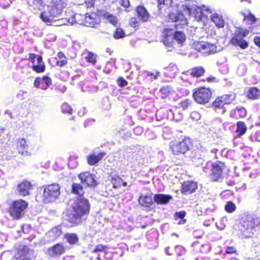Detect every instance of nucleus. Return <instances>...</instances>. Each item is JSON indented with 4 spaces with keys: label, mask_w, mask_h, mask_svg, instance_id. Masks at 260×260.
<instances>
[{
    "label": "nucleus",
    "mask_w": 260,
    "mask_h": 260,
    "mask_svg": "<svg viewBox=\"0 0 260 260\" xmlns=\"http://www.w3.org/2000/svg\"><path fill=\"white\" fill-rule=\"evenodd\" d=\"M139 204L143 207L151 208L154 205V200L151 195H141L138 199Z\"/></svg>",
    "instance_id": "obj_17"
},
{
    "label": "nucleus",
    "mask_w": 260,
    "mask_h": 260,
    "mask_svg": "<svg viewBox=\"0 0 260 260\" xmlns=\"http://www.w3.org/2000/svg\"><path fill=\"white\" fill-rule=\"evenodd\" d=\"M205 68L202 66L194 67L188 71L189 75L193 78H200L205 74Z\"/></svg>",
    "instance_id": "obj_27"
},
{
    "label": "nucleus",
    "mask_w": 260,
    "mask_h": 260,
    "mask_svg": "<svg viewBox=\"0 0 260 260\" xmlns=\"http://www.w3.org/2000/svg\"><path fill=\"white\" fill-rule=\"evenodd\" d=\"M201 48L204 50V53L208 54H210L215 52V45L208 43H205L204 44H203Z\"/></svg>",
    "instance_id": "obj_36"
},
{
    "label": "nucleus",
    "mask_w": 260,
    "mask_h": 260,
    "mask_svg": "<svg viewBox=\"0 0 260 260\" xmlns=\"http://www.w3.org/2000/svg\"><path fill=\"white\" fill-rule=\"evenodd\" d=\"M81 190V186L78 183H73L72 185L71 192L75 194H79V192Z\"/></svg>",
    "instance_id": "obj_48"
},
{
    "label": "nucleus",
    "mask_w": 260,
    "mask_h": 260,
    "mask_svg": "<svg viewBox=\"0 0 260 260\" xmlns=\"http://www.w3.org/2000/svg\"><path fill=\"white\" fill-rule=\"evenodd\" d=\"M236 42L235 43H230V44L235 46H238L242 49H245L248 47V42L244 39L239 40Z\"/></svg>",
    "instance_id": "obj_40"
},
{
    "label": "nucleus",
    "mask_w": 260,
    "mask_h": 260,
    "mask_svg": "<svg viewBox=\"0 0 260 260\" xmlns=\"http://www.w3.org/2000/svg\"><path fill=\"white\" fill-rule=\"evenodd\" d=\"M193 147V141L189 137L181 135L169 143V150L173 155H184Z\"/></svg>",
    "instance_id": "obj_1"
},
{
    "label": "nucleus",
    "mask_w": 260,
    "mask_h": 260,
    "mask_svg": "<svg viewBox=\"0 0 260 260\" xmlns=\"http://www.w3.org/2000/svg\"><path fill=\"white\" fill-rule=\"evenodd\" d=\"M172 199L171 195L161 193L155 194L153 197L154 201L157 205L167 204Z\"/></svg>",
    "instance_id": "obj_18"
},
{
    "label": "nucleus",
    "mask_w": 260,
    "mask_h": 260,
    "mask_svg": "<svg viewBox=\"0 0 260 260\" xmlns=\"http://www.w3.org/2000/svg\"><path fill=\"white\" fill-rule=\"evenodd\" d=\"M247 130V127L246 123L241 121H238L236 123V129L235 133L236 134V138H240L246 133Z\"/></svg>",
    "instance_id": "obj_29"
},
{
    "label": "nucleus",
    "mask_w": 260,
    "mask_h": 260,
    "mask_svg": "<svg viewBox=\"0 0 260 260\" xmlns=\"http://www.w3.org/2000/svg\"><path fill=\"white\" fill-rule=\"evenodd\" d=\"M94 122V119H89L86 120L84 122V125L85 127H87L88 126H92L93 125V122Z\"/></svg>",
    "instance_id": "obj_61"
},
{
    "label": "nucleus",
    "mask_w": 260,
    "mask_h": 260,
    "mask_svg": "<svg viewBox=\"0 0 260 260\" xmlns=\"http://www.w3.org/2000/svg\"><path fill=\"white\" fill-rule=\"evenodd\" d=\"M253 42L256 46L260 48V36L255 37L253 39Z\"/></svg>",
    "instance_id": "obj_60"
},
{
    "label": "nucleus",
    "mask_w": 260,
    "mask_h": 260,
    "mask_svg": "<svg viewBox=\"0 0 260 260\" xmlns=\"http://www.w3.org/2000/svg\"><path fill=\"white\" fill-rule=\"evenodd\" d=\"M95 0H85L84 4L87 8L93 7L94 4Z\"/></svg>",
    "instance_id": "obj_56"
},
{
    "label": "nucleus",
    "mask_w": 260,
    "mask_h": 260,
    "mask_svg": "<svg viewBox=\"0 0 260 260\" xmlns=\"http://www.w3.org/2000/svg\"><path fill=\"white\" fill-rule=\"evenodd\" d=\"M90 204L87 199H82V215L87 214L90 211Z\"/></svg>",
    "instance_id": "obj_44"
},
{
    "label": "nucleus",
    "mask_w": 260,
    "mask_h": 260,
    "mask_svg": "<svg viewBox=\"0 0 260 260\" xmlns=\"http://www.w3.org/2000/svg\"><path fill=\"white\" fill-rule=\"evenodd\" d=\"M236 209L235 204L232 201H228L224 206V210L228 213H233Z\"/></svg>",
    "instance_id": "obj_45"
},
{
    "label": "nucleus",
    "mask_w": 260,
    "mask_h": 260,
    "mask_svg": "<svg viewBox=\"0 0 260 260\" xmlns=\"http://www.w3.org/2000/svg\"><path fill=\"white\" fill-rule=\"evenodd\" d=\"M86 184L87 186H93L96 185L94 176L89 172L82 173V183Z\"/></svg>",
    "instance_id": "obj_25"
},
{
    "label": "nucleus",
    "mask_w": 260,
    "mask_h": 260,
    "mask_svg": "<svg viewBox=\"0 0 260 260\" xmlns=\"http://www.w3.org/2000/svg\"><path fill=\"white\" fill-rule=\"evenodd\" d=\"M228 170L224 162L217 160L212 162L210 166V172L209 178L212 182H218L222 179L224 174Z\"/></svg>",
    "instance_id": "obj_5"
},
{
    "label": "nucleus",
    "mask_w": 260,
    "mask_h": 260,
    "mask_svg": "<svg viewBox=\"0 0 260 260\" xmlns=\"http://www.w3.org/2000/svg\"><path fill=\"white\" fill-rule=\"evenodd\" d=\"M211 19L218 28L224 27L225 21L222 15L214 13L211 16Z\"/></svg>",
    "instance_id": "obj_28"
},
{
    "label": "nucleus",
    "mask_w": 260,
    "mask_h": 260,
    "mask_svg": "<svg viewBox=\"0 0 260 260\" xmlns=\"http://www.w3.org/2000/svg\"><path fill=\"white\" fill-rule=\"evenodd\" d=\"M128 25L131 27L133 28L135 31H136L139 27V21L138 20L137 18L132 17L129 20Z\"/></svg>",
    "instance_id": "obj_43"
},
{
    "label": "nucleus",
    "mask_w": 260,
    "mask_h": 260,
    "mask_svg": "<svg viewBox=\"0 0 260 260\" xmlns=\"http://www.w3.org/2000/svg\"><path fill=\"white\" fill-rule=\"evenodd\" d=\"M240 14L243 16V21L246 22L247 24H252L256 21V18L249 9L241 11Z\"/></svg>",
    "instance_id": "obj_22"
},
{
    "label": "nucleus",
    "mask_w": 260,
    "mask_h": 260,
    "mask_svg": "<svg viewBox=\"0 0 260 260\" xmlns=\"http://www.w3.org/2000/svg\"><path fill=\"white\" fill-rule=\"evenodd\" d=\"M66 249L62 243H58L48 248L47 253L50 257H56L64 253Z\"/></svg>",
    "instance_id": "obj_12"
},
{
    "label": "nucleus",
    "mask_w": 260,
    "mask_h": 260,
    "mask_svg": "<svg viewBox=\"0 0 260 260\" xmlns=\"http://www.w3.org/2000/svg\"><path fill=\"white\" fill-rule=\"evenodd\" d=\"M73 213L72 215L75 218V223H77L78 219H80L81 215V200H78L74 202L72 205Z\"/></svg>",
    "instance_id": "obj_24"
},
{
    "label": "nucleus",
    "mask_w": 260,
    "mask_h": 260,
    "mask_svg": "<svg viewBox=\"0 0 260 260\" xmlns=\"http://www.w3.org/2000/svg\"><path fill=\"white\" fill-rule=\"evenodd\" d=\"M191 101L190 99H184L179 103L180 107L183 110H187L190 107Z\"/></svg>",
    "instance_id": "obj_46"
},
{
    "label": "nucleus",
    "mask_w": 260,
    "mask_h": 260,
    "mask_svg": "<svg viewBox=\"0 0 260 260\" xmlns=\"http://www.w3.org/2000/svg\"><path fill=\"white\" fill-rule=\"evenodd\" d=\"M67 5V0H52L48 11L56 17L62 12V9Z\"/></svg>",
    "instance_id": "obj_10"
},
{
    "label": "nucleus",
    "mask_w": 260,
    "mask_h": 260,
    "mask_svg": "<svg viewBox=\"0 0 260 260\" xmlns=\"http://www.w3.org/2000/svg\"><path fill=\"white\" fill-rule=\"evenodd\" d=\"M203 157V150L201 148L193 149L189 155L190 160L193 162H196L198 160L202 159Z\"/></svg>",
    "instance_id": "obj_32"
},
{
    "label": "nucleus",
    "mask_w": 260,
    "mask_h": 260,
    "mask_svg": "<svg viewBox=\"0 0 260 260\" xmlns=\"http://www.w3.org/2000/svg\"><path fill=\"white\" fill-rule=\"evenodd\" d=\"M106 245L99 244L96 245L93 250V252H103L107 249Z\"/></svg>",
    "instance_id": "obj_50"
},
{
    "label": "nucleus",
    "mask_w": 260,
    "mask_h": 260,
    "mask_svg": "<svg viewBox=\"0 0 260 260\" xmlns=\"http://www.w3.org/2000/svg\"><path fill=\"white\" fill-rule=\"evenodd\" d=\"M109 176L111 177L110 181L113 188H117L122 186L126 185V182H124L119 176L114 174L113 172H111L109 174Z\"/></svg>",
    "instance_id": "obj_19"
},
{
    "label": "nucleus",
    "mask_w": 260,
    "mask_h": 260,
    "mask_svg": "<svg viewBox=\"0 0 260 260\" xmlns=\"http://www.w3.org/2000/svg\"><path fill=\"white\" fill-rule=\"evenodd\" d=\"M120 4L125 8H128L130 6L129 0H120Z\"/></svg>",
    "instance_id": "obj_59"
},
{
    "label": "nucleus",
    "mask_w": 260,
    "mask_h": 260,
    "mask_svg": "<svg viewBox=\"0 0 260 260\" xmlns=\"http://www.w3.org/2000/svg\"><path fill=\"white\" fill-rule=\"evenodd\" d=\"M125 36L126 35L124 31L120 27L116 28L113 33L114 38L117 40L123 38L125 37Z\"/></svg>",
    "instance_id": "obj_41"
},
{
    "label": "nucleus",
    "mask_w": 260,
    "mask_h": 260,
    "mask_svg": "<svg viewBox=\"0 0 260 260\" xmlns=\"http://www.w3.org/2000/svg\"><path fill=\"white\" fill-rule=\"evenodd\" d=\"M186 215V212L185 211L176 212L174 214V218L176 220L180 219L178 222V224H183L186 222V219L184 218Z\"/></svg>",
    "instance_id": "obj_35"
},
{
    "label": "nucleus",
    "mask_w": 260,
    "mask_h": 260,
    "mask_svg": "<svg viewBox=\"0 0 260 260\" xmlns=\"http://www.w3.org/2000/svg\"><path fill=\"white\" fill-rule=\"evenodd\" d=\"M172 92V88L170 86H162L159 89L160 96L162 99H166L169 96Z\"/></svg>",
    "instance_id": "obj_37"
},
{
    "label": "nucleus",
    "mask_w": 260,
    "mask_h": 260,
    "mask_svg": "<svg viewBox=\"0 0 260 260\" xmlns=\"http://www.w3.org/2000/svg\"><path fill=\"white\" fill-rule=\"evenodd\" d=\"M101 17L98 13L90 12L85 14L82 24L87 27H95L101 22Z\"/></svg>",
    "instance_id": "obj_8"
},
{
    "label": "nucleus",
    "mask_w": 260,
    "mask_h": 260,
    "mask_svg": "<svg viewBox=\"0 0 260 260\" xmlns=\"http://www.w3.org/2000/svg\"><path fill=\"white\" fill-rule=\"evenodd\" d=\"M28 203L22 199L12 201L8 208V213L13 220H19L24 215Z\"/></svg>",
    "instance_id": "obj_2"
},
{
    "label": "nucleus",
    "mask_w": 260,
    "mask_h": 260,
    "mask_svg": "<svg viewBox=\"0 0 260 260\" xmlns=\"http://www.w3.org/2000/svg\"><path fill=\"white\" fill-rule=\"evenodd\" d=\"M246 97L248 99L256 100L260 99V86L256 87H250L246 91Z\"/></svg>",
    "instance_id": "obj_21"
},
{
    "label": "nucleus",
    "mask_w": 260,
    "mask_h": 260,
    "mask_svg": "<svg viewBox=\"0 0 260 260\" xmlns=\"http://www.w3.org/2000/svg\"><path fill=\"white\" fill-rule=\"evenodd\" d=\"M41 83V79L40 77H38L35 79L34 80V86L36 88L40 87Z\"/></svg>",
    "instance_id": "obj_58"
},
{
    "label": "nucleus",
    "mask_w": 260,
    "mask_h": 260,
    "mask_svg": "<svg viewBox=\"0 0 260 260\" xmlns=\"http://www.w3.org/2000/svg\"><path fill=\"white\" fill-rule=\"evenodd\" d=\"M137 15L140 20L146 22L149 20L150 14L143 6H138L136 9Z\"/></svg>",
    "instance_id": "obj_20"
},
{
    "label": "nucleus",
    "mask_w": 260,
    "mask_h": 260,
    "mask_svg": "<svg viewBox=\"0 0 260 260\" xmlns=\"http://www.w3.org/2000/svg\"><path fill=\"white\" fill-rule=\"evenodd\" d=\"M182 9L184 11L186 12L188 15H191L193 11V8L186 4L182 6Z\"/></svg>",
    "instance_id": "obj_53"
},
{
    "label": "nucleus",
    "mask_w": 260,
    "mask_h": 260,
    "mask_svg": "<svg viewBox=\"0 0 260 260\" xmlns=\"http://www.w3.org/2000/svg\"><path fill=\"white\" fill-rule=\"evenodd\" d=\"M61 110L62 113L64 114H71L73 112V109L71 106L67 103L62 104L61 107Z\"/></svg>",
    "instance_id": "obj_47"
},
{
    "label": "nucleus",
    "mask_w": 260,
    "mask_h": 260,
    "mask_svg": "<svg viewBox=\"0 0 260 260\" xmlns=\"http://www.w3.org/2000/svg\"><path fill=\"white\" fill-rule=\"evenodd\" d=\"M52 233L55 234L56 237H59L62 233L61 229L58 227L53 228L52 230Z\"/></svg>",
    "instance_id": "obj_55"
},
{
    "label": "nucleus",
    "mask_w": 260,
    "mask_h": 260,
    "mask_svg": "<svg viewBox=\"0 0 260 260\" xmlns=\"http://www.w3.org/2000/svg\"><path fill=\"white\" fill-rule=\"evenodd\" d=\"M37 62L38 64H34L31 66L32 70L37 73H43L45 70L46 67L41 55L38 56Z\"/></svg>",
    "instance_id": "obj_30"
},
{
    "label": "nucleus",
    "mask_w": 260,
    "mask_h": 260,
    "mask_svg": "<svg viewBox=\"0 0 260 260\" xmlns=\"http://www.w3.org/2000/svg\"><path fill=\"white\" fill-rule=\"evenodd\" d=\"M29 249L25 245L23 246V248L21 250H19L17 253L15 254L13 257L14 260H32L31 258L29 256H26L22 252H25L27 254L29 252Z\"/></svg>",
    "instance_id": "obj_26"
},
{
    "label": "nucleus",
    "mask_w": 260,
    "mask_h": 260,
    "mask_svg": "<svg viewBox=\"0 0 260 260\" xmlns=\"http://www.w3.org/2000/svg\"><path fill=\"white\" fill-rule=\"evenodd\" d=\"M247 115L246 109L242 106H237L231 110L230 113V117L233 119H238L243 118Z\"/></svg>",
    "instance_id": "obj_15"
},
{
    "label": "nucleus",
    "mask_w": 260,
    "mask_h": 260,
    "mask_svg": "<svg viewBox=\"0 0 260 260\" xmlns=\"http://www.w3.org/2000/svg\"><path fill=\"white\" fill-rule=\"evenodd\" d=\"M226 253L228 254H233L236 253V249L233 246H229L225 250Z\"/></svg>",
    "instance_id": "obj_57"
},
{
    "label": "nucleus",
    "mask_w": 260,
    "mask_h": 260,
    "mask_svg": "<svg viewBox=\"0 0 260 260\" xmlns=\"http://www.w3.org/2000/svg\"><path fill=\"white\" fill-rule=\"evenodd\" d=\"M85 54L84 58L86 62L89 64L94 66L97 62L98 55L92 52L85 49L84 52Z\"/></svg>",
    "instance_id": "obj_31"
},
{
    "label": "nucleus",
    "mask_w": 260,
    "mask_h": 260,
    "mask_svg": "<svg viewBox=\"0 0 260 260\" xmlns=\"http://www.w3.org/2000/svg\"><path fill=\"white\" fill-rule=\"evenodd\" d=\"M236 97L235 93L225 94L221 96H218L211 103V107L214 111L223 114L226 111L224 105L232 104Z\"/></svg>",
    "instance_id": "obj_3"
},
{
    "label": "nucleus",
    "mask_w": 260,
    "mask_h": 260,
    "mask_svg": "<svg viewBox=\"0 0 260 260\" xmlns=\"http://www.w3.org/2000/svg\"><path fill=\"white\" fill-rule=\"evenodd\" d=\"M106 154L105 152H101L97 155L90 154L87 157V162L89 165L94 166L99 162Z\"/></svg>",
    "instance_id": "obj_23"
},
{
    "label": "nucleus",
    "mask_w": 260,
    "mask_h": 260,
    "mask_svg": "<svg viewBox=\"0 0 260 260\" xmlns=\"http://www.w3.org/2000/svg\"><path fill=\"white\" fill-rule=\"evenodd\" d=\"M57 56L59 59L56 61V65L59 67H62L67 65V59L66 56L62 52H59L57 53Z\"/></svg>",
    "instance_id": "obj_38"
},
{
    "label": "nucleus",
    "mask_w": 260,
    "mask_h": 260,
    "mask_svg": "<svg viewBox=\"0 0 260 260\" xmlns=\"http://www.w3.org/2000/svg\"><path fill=\"white\" fill-rule=\"evenodd\" d=\"M168 17L170 21L177 23L175 25L176 28H177L178 26L182 28L188 24L187 18L181 11L176 13H170L169 14Z\"/></svg>",
    "instance_id": "obj_9"
},
{
    "label": "nucleus",
    "mask_w": 260,
    "mask_h": 260,
    "mask_svg": "<svg viewBox=\"0 0 260 260\" xmlns=\"http://www.w3.org/2000/svg\"><path fill=\"white\" fill-rule=\"evenodd\" d=\"M117 84L119 87L122 88L127 86L128 82L123 77H119L117 79Z\"/></svg>",
    "instance_id": "obj_49"
},
{
    "label": "nucleus",
    "mask_w": 260,
    "mask_h": 260,
    "mask_svg": "<svg viewBox=\"0 0 260 260\" xmlns=\"http://www.w3.org/2000/svg\"><path fill=\"white\" fill-rule=\"evenodd\" d=\"M40 17L42 21L46 23H51L52 22L55 20V17L49 11L42 12L40 14Z\"/></svg>",
    "instance_id": "obj_33"
},
{
    "label": "nucleus",
    "mask_w": 260,
    "mask_h": 260,
    "mask_svg": "<svg viewBox=\"0 0 260 260\" xmlns=\"http://www.w3.org/2000/svg\"><path fill=\"white\" fill-rule=\"evenodd\" d=\"M174 38L179 44L182 43L185 40V35L181 31H176L174 34Z\"/></svg>",
    "instance_id": "obj_42"
},
{
    "label": "nucleus",
    "mask_w": 260,
    "mask_h": 260,
    "mask_svg": "<svg viewBox=\"0 0 260 260\" xmlns=\"http://www.w3.org/2000/svg\"><path fill=\"white\" fill-rule=\"evenodd\" d=\"M212 94L210 88L202 86L193 90L192 97L198 104L205 105L210 102Z\"/></svg>",
    "instance_id": "obj_6"
},
{
    "label": "nucleus",
    "mask_w": 260,
    "mask_h": 260,
    "mask_svg": "<svg viewBox=\"0 0 260 260\" xmlns=\"http://www.w3.org/2000/svg\"><path fill=\"white\" fill-rule=\"evenodd\" d=\"M101 14L104 19L108 20L113 26H116L117 25L118 20L116 16H114L109 12H105L103 14L101 13Z\"/></svg>",
    "instance_id": "obj_34"
},
{
    "label": "nucleus",
    "mask_w": 260,
    "mask_h": 260,
    "mask_svg": "<svg viewBox=\"0 0 260 260\" xmlns=\"http://www.w3.org/2000/svg\"><path fill=\"white\" fill-rule=\"evenodd\" d=\"M143 127L141 126H137L133 129L134 133L137 136H140L143 133Z\"/></svg>",
    "instance_id": "obj_52"
},
{
    "label": "nucleus",
    "mask_w": 260,
    "mask_h": 260,
    "mask_svg": "<svg viewBox=\"0 0 260 260\" xmlns=\"http://www.w3.org/2000/svg\"><path fill=\"white\" fill-rule=\"evenodd\" d=\"M16 149L18 153L22 155H30V153L28 151V145L24 138H18L16 140Z\"/></svg>",
    "instance_id": "obj_14"
},
{
    "label": "nucleus",
    "mask_w": 260,
    "mask_h": 260,
    "mask_svg": "<svg viewBox=\"0 0 260 260\" xmlns=\"http://www.w3.org/2000/svg\"><path fill=\"white\" fill-rule=\"evenodd\" d=\"M42 82L46 84V86L48 87L52 84V80L48 76H44L43 77L42 79Z\"/></svg>",
    "instance_id": "obj_51"
},
{
    "label": "nucleus",
    "mask_w": 260,
    "mask_h": 260,
    "mask_svg": "<svg viewBox=\"0 0 260 260\" xmlns=\"http://www.w3.org/2000/svg\"><path fill=\"white\" fill-rule=\"evenodd\" d=\"M64 237L70 244H75L78 241V238L75 234L67 233L64 234Z\"/></svg>",
    "instance_id": "obj_39"
},
{
    "label": "nucleus",
    "mask_w": 260,
    "mask_h": 260,
    "mask_svg": "<svg viewBox=\"0 0 260 260\" xmlns=\"http://www.w3.org/2000/svg\"><path fill=\"white\" fill-rule=\"evenodd\" d=\"M43 192L42 194L43 201L45 203H52L56 200L60 193V187L57 183H52L42 186Z\"/></svg>",
    "instance_id": "obj_4"
},
{
    "label": "nucleus",
    "mask_w": 260,
    "mask_h": 260,
    "mask_svg": "<svg viewBox=\"0 0 260 260\" xmlns=\"http://www.w3.org/2000/svg\"><path fill=\"white\" fill-rule=\"evenodd\" d=\"M90 260H102L99 256H91Z\"/></svg>",
    "instance_id": "obj_64"
},
{
    "label": "nucleus",
    "mask_w": 260,
    "mask_h": 260,
    "mask_svg": "<svg viewBox=\"0 0 260 260\" xmlns=\"http://www.w3.org/2000/svg\"><path fill=\"white\" fill-rule=\"evenodd\" d=\"M260 224L258 217L250 218L245 221L239 230L241 232V236L243 238H249L253 234L252 230Z\"/></svg>",
    "instance_id": "obj_7"
},
{
    "label": "nucleus",
    "mask_w": 260,
    "mask_h": 260,
    "mask_svg": "<svg viewBox=\"0 0 260 260\" xmlns=\"http://www.w3.org/2000/svg\"><path fill=\"white\" fill-rule=\"evenodd\" d=\"M166 0H157L158 7H160L161 5L165 4Z\"/></svg>",
    "instance_id": "obj_63"
},
{
    "label": "nucleus",
    "mask_w": 260,
    "mask_h": 260,
    "mask_svg": "<svg viewBox=\"0 0 260 260\" xmlns=\"http://www.w3.org/2000/svg\"><path fill=\"white\" fill-rule=\"evenodd\" d=\"M33 187L32 184L30 181L25 180L17 184L16 189L20 196L26 197L30 194Z\"/></svg>",
    "instance_id": "obj_11"
},
{
    "label": "nucleus",
    "mask_w": 260,
    "mask_h": 260,
    "mask_svg": "<svg viewBox=\"0 0 260 260\" xmlns=\"http://www.w3.org/2000/svg\"><path fill=\"white\" fill-rule=\"evenodd\" d=\"M215 77H207L205 79V80L206 81H207L208 82H213L215 81Z\"/></svg>",
    "instance_id": "obj_62"
},
{
    "label": "nucleus",
    "mask_w": 260,
    "mask_h": 260,
    "mask_svg": "<svg viewBox=\"0 0 260 260\" xmlns=\"http://www.w3.org/2000/svg\"><path fill=\"white\" fill-rule=\"evenodd\" d=\"M198 188L196 182L188 180L184 181L181 183L180 192L182 194L187 195L193 193Z\"/></svg>",
    "instance_id": "obj_13"
},
{
    "label": "nucleus",
    "mask_w": 260,
    "mask_h": 260,
    "mask_svg": "<svg viewBox=\"0 0 260 260\" xmlns=\"http://www.w3.org/2000/svg\"><path fill=\"white\" fill-rule=\"evenodd\" d=\"M249 30L246 28H237L233 36L231 38L230 43H235L236 41L244 39L249 34Z\"/></svg>",
    "instance_id": "obj_16"
},
{
    "label": "nucleus",
    "mask_w": 260,
    "mask_h": 260,
    "mask_svg": "<svg viewBox=\"0 0 260 260\" xmlns=\"http://www.w3.org/2000/svg\"><path fill=\"white\" fill-rule=\"evenodd\" d=\"M39 55V54L36 55L35 53H29L28 60L32 63H34L35 62V59L36 58H37V60L38 61V57Z\"/></svg>",
    "instance_id": "obj_54"
}]
</instances>
